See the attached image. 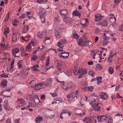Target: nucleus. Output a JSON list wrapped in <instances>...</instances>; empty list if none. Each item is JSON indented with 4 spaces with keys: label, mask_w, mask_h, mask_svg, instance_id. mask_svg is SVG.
Returning <instances> with one entry per match:
<instances>
[{
    "label": "nucleus",
    "mask_w": 123,
    "mask_h": 123,
    "mask_svg": "<svg viewBox=\"0 0 123 123\" xmlns=\"http://www.w3.org/2000/svg\"><path fill=\"white\" fill-rule=\"evenodd\" d=\"M87 71L86 69H80L78 71V72L79 74L78 76L79 78H81L82 77H84L85 75H86Z\"/></svg>",
    "instance_id": "nucleus-1"
},
{
    "label": "nucleus",
    "mask_w": 123,
    "mask_h": 123,
    "mask_svg": "<svg viewBox=\"0 0 123 123\" xmlns=\"http://www.w3.org/2000/svg\"><path fill=\"white\" fill-rule=\"evenodd\" d=\"M64 21L68 25L71 24L72 22V19L69 17L65 15L63 18Z\"/></svg>",
    "instance_id": "nucleus-2"
},
{
    "label": "nucleus",
    "mask_w": 123,
    "mask_h": 123,
    "mask_svg": "<svg viewBox=\"0 0 123 123\" xmlns=\"http://www.w3.org/2000/svg\"><path fill=\"white\" fill-rule=\"evenodd\" d=\"M19 50L17 48L13 49L12 50V54L15 57H19L18 54L19 52Z\"/></svg>",
    "instance_id": "nucleus-3"
},
{
    "label": "nucleus",
    "mask_w": 123,
    "mask_h": 123,
    "mask_svg": "<svg viewBox=\"0 0 123 123\" xmlns=\"http://www.w3.org/2000/svg\"><path fill=\"white\" fill-rule=\"evenodd\" d=\"M43 85L48 86H49V84L47 83H40L37 84H35V86L34 87V88H35L36 90H39L41 89L40 86Z\"/></svg>",
    "instance_id": "nucleus-4"
},
{
    "label": "nucleus",
    "mask_w": 123,
    "mask_h": 123,
    "mask_svg": "<svg viewBox=\"0 0 123 123\" xmlns=\"http://www.w3.org/2000/svg\"><path fill=\"white\" fill-rule=\"evenodd\" d=\"M69 52H62L59 55V56L60 57H62L64 59L67 58L69 56Z\"/></svg>",
    "instance_id": "nucleus-5"
},
{
    "label": "nucleus",
    "mask_w": 123,
    "mask_h": 123,
    "mask_svg": "<svg viewBox=\"0 0 123 123\" xmlns=\"http://www.w3.org/2000/svg\"><path fill=\"white\" fill-rule=\"evenodd\" d=\"M108 117L105 116H102L100 117L98 116L97 119L99 122H102L108 119Z\"/></svg>",
    "instance_id": "nucleus-6"
},
{
    "label": "nucleus",
    "mask_w": 123,
    "mask_h": 123,
    "mask_svg": "<svg viewBox=\"0 0 123 123\" xmlns=\"http://www.w3.org/2000/svg\"><path fill=\"white\" fill-rule=\"evenodd\" d=\"M18 102V106L20 107L22 106L25 104V102L23 99L22 98L18 99L17 101Z\"/></svg>",
    "instance_id": "nucleus-7"
},
{
    "label": "nucleus",
    "mask_w": 123,
    "mask_h": 123,
    "mask_svg": "<svg viewBox=\"0 0 123 123\" xmlns=\"http://www.w3.org/2000/svg\"><path fill=\"white\" fill-rule=\"evenodd\" d=\"M103 16L101 15V14L99 13L95 15V20L97 22L101 20Z\"/></svg>",
    "instance_id": "nucleus-8"
},
{
    "label": "nucleus",
    "mask_w": 123,
    "mask_h": 123,
    "mask_svg": "<svg viewBox=\"0 0 123 123\" xmlns=\"http://www.w3.org/2000/svg\"><path fill=\"white\" fill-rule=\"evenodd\" d=\"M19 38V36L18 34L13 33L12 36V40L14 42H16Z\"/></svg>",
    "instance_id": "nucleus-9"
},
{
    "label": "nucleus",
    "mask_w": 123,
    "mask_h": 123,
    "mask_svg": "<svg viewBox=\"0 0 123 123\" xmlns=\"http://www.w3.org/2000/svg\"><path fill=\"white\" fill-rule=\"evenodd\" d=\"M98 103L97 104H95L92 105V107L93 109L95 111H98L100 109V107L98 106Z\"/></svg>",
    "instance_id": "nucleus-10"
},
{
    "label": "nucleus",
    "mask_w": 123,
    "mask_h": 123,
    "mask_svg": "<svg viewBox=\"0 0 123 123\" xmlns=\"http://www.w3.org/2000/svg\"><path fill=\"white\" fill-rule=\"evenodd\" d=\"M101 98L104 100H106L108 98L107 94L105 92H102L100 95Z\"/></svg>",
    "instance_id": "nucleus-11"
},
{
    "label": "nucleus",
    "mask_w": 123,
    "mask_h": 123,
    "mask_svg": "<svg viewBox=\"0 0 123 123\" xmlns=\"http://www.w3.org/2000/svg\"><path fill=\"white\" fill-rule=\"evenodd\" d=\"M103 38V40L101 41V43L103 46H105L109 42H108V40H109V38L108 37H107L105 39L104 38Z\"/></svg>",
    "instance_id": "nucleus-12"
},
{
    "label": "nucleus",
    "mask_w": 123,
    "mask_h": 123,
    "mask_svg": "<svg viewBox=\"0 0 123 123\" xmlns=\"http://www.w3.org/2000/svg\"><path fill=\"white\" fill-rule=\"evenodd\" d=\"M92 117H86L84 118L83 121L87 123H90L91 122Z\"/></svg>",
    "instance_id": "nucleus-13"
},
{
    "label": "nucleus",
    "mask_w": 123,
    "mask_h": 123,
    "mask_svg": "<svg viewBox=\"0 0 123 123\" xmlns=\"http://www.w3.org/2000/svg\"><path fill=\"white\" fill-rule=\"evenodd\" d=\"M94 89L93 87L92 86L86 87L84 88V91H89L92 92Z\"/></svg>",
    "instance_id": "nucleus-14"
},
{
    "label": "nucleus",
    "mask_w": 123,
    "mask_h": 123,
    "mask_svg": "<svg viewBox=\"0 0 123 123\" xmlns=\"http://www.w3.org/2000/svg\"><path fill=\"white\" fill-rule=\"evenodd\" d=\"M1 84L2 87L4 88L6 86L7 83V80H2L1 82Z\"/></svg>",
    "instance_id": "nucleus-15"
},
{
    "label": "nucleus",
    "mask_w": 123,
    "mask_h": 123,
    "mask_svg": "<svg viewBox=\"0 0 123 123\" xmlns=\"http://www.w3.org/2000/svg\"><path fill=\"white\" fill-rule=\"evenodd\" d=\"M44 34L43 32H38L37 33V36L40 39H41L44 37Z\"/></svg>",
    "instance_id": "nucleus-16"
},
{
    "label": "nucleus",
    "mask_w": 123,
    "mask_h": 123,
    "mask_svg": "<svg viewBox=\"0 0 123 123\" xmlns=\"http://www.w3.org/2000/svg\"><path fill=\"white\" fill-rule=\"evenodd\" d=\"M72 84H73V83L71 82H70L68 83V85H65V86L63 87V89L65 90H68V89L70 88L71 87V86H69V85H72Z\"/></svg>",
    "instance_id": "nucleus-17"
},
{
    "label": "nucleus",
    "mask_w": 123,
    "mask_h": 123,
    "mask_svg": "<svg viewBox=\"0 0 123 123\" xmlns=\"http://www.w3.org/2000/svg\"><path fill=\"white\" fill-rule=\"evenodd\" d=\"M29 29V26L28 25L24 26L22 28V32L25 33Z\"/></svg>",
    "instance_id": "nucleus-18"
},
{
    "label": "nucleus",
    "mask_w": 123,
    "mask_h": 123,
    "mask_svg": "<svg viewBox=\"0 0 123 123\" xmlns=\"http://www.w3.org/2000/svg\"><path fill=\"white\" fill-rule=\"evenodd\" d=\"M43 119L42 117L38 116L36 118L35 120V121L36 122L39 123L43 120Z\"/></svg>",
    "instance_id": "nucleus-19"
},
{
    "label": "nucleus",
    "mask_w": 123,
    "mask_h": 123,
    "mask_svg": "<svg viewBox=\"0 0 123 123\" xmlns=\"http://www.w3.org/2000/svg\"><path fill=\"white\" fill-rule=\"evenodd\" d=\"M55 101H56L55 103H59L60 102H63V100L62 99L59 98H56L54 99Z\"/></svg>",
    "instance_id": "nucleus-20"
},
{
    "label": "nucleus",
    "mask_w": 123,
    "mask_h": 123,
    "mask_svg": "<svg viewBox=\"0 0 123 123\" xmlns=\"http://www.w3.org/2000/svg\"><path fill=\"white\" fill-rule=\"evenodd\" d=\"M72 14L73 15H74L75 16H79V18L81 16V14L78 11L76 10L74 11L73 13Z\"/></svg>",
    "instance_id": "nucleus-21"
},
{
    "label": "nucleus",
    "mask_w": 123,
    "mask_h": 123,
    "mask_svg": "<svg viewBox=\"0 0 123 123\" xmlns=\"http://www.w3.org/2000/svg\"><path fill=\"white\" fill-rule=\"evenodd\" d=\"M21 54L22 56H25L27 55L28 54L26 53L24 50L23 48H22L21 50Z\"/></svg>",
    "instance_id": "nucleus-22"
},
{
    "label": "nucleus",
    "mask_w": 123,
    "mask_h": 123,
    "mask_svg": "<svg viewBox=\"0 0 123 123\" xmlns=\"http://www.w3.org/2000/svg\"><path fill=\"white\" fill-rule=\"evenodd\" d=\"M109 56L108 59V61L110 62H112L113 55H112V51H111L109 54Z\"/></svg>",
    "instance_id": "nucleus-23"
},
{
    "label": "nucleus",
    "mask_w": 123,
    "mask_h": 123,
    "mask_svg": "<svg viewBox=\"0 0 123 123\" xmlns=\"http://www.w3.org/2000/svg\"><path fill=\"white\" fill-rule=\"evenodd\" d=\"M61 15H67L68 13L66 10H61L59 11Z\"/></svg>",
    "instance_id": "nucleus-24"
},
{
    "label": "nucleus",
    "mask_w": 123,
    "mask_h": 123,
    "mask_svg": "<svg viewBox=\"0 0 123 123\" xmlns=\"http://www.w3.org/2000/svg\"><path fill=\"white\" fill-rule=\"evenodd\" d=\"M9 28L7 27L4 30V34L6 36V37H7V34L9 33Z\"/></svg>",
    "instance_id": "nucleus-25"
},
{
    "label": "nucleus",
    "mask_w": 123,
    "mask_h": 123,
    "mask_svg": "<svg viewBox=\"0 0 123 123\" xmlns=\"http://www.w3.org/2000/svg\"><path fill=\"white\" fill-rule=\"evenodd\" d=\"M17 65L18 68H22L23 67L22 61V60H20L18 61L17 64Z\"/></svg>",
    "instance_id": "nucleus-26"
},
{
    "label": "nucleus",
    "mask_w": 123,
    "mask_h": 123,
    "mask_svg": "<svg viewBox=\"0 0 123 123\" xmlns=\"http://www.w3.org/2000/svg\"><path fill=\"white\" fill-rule=\"evenodd\" d=\"M108 71L110 74H112L113 73V68L111 67L108 68Z\"/></svg>",
    "instance_id": "nucleus-27"
},
{
    "label": "nucleus",
    "mask_w": 123,
    "mask_h": 123,
    "mask_svg": "<svg viewBox=\"0 0 123 123\" xmlns=\"http://www.w3.org/2000/svg\"><path fill=\"white\" fill-rule=\"evenodd\" d=\"M55 36L56 37L58 38L60 37V35L59 32L57 30H56L55 31Z\"/></svg>",
    "instance_id": "nucleus-28"
},
{
    "label": "nucleus",
    "mask_w": 123,
    "mask_h": 123,
    "mask_svg": "<svg viewBox=\"0 0 123 123\" xmlns=\"http://www.w3.org/2000/svg\"><path fill=\"white\" fill-rule=\"evenodd\" d=\"M52 79L51 78H50L49 79H47L46 80V81L47 82V83L49 84V85L50 84V85L52 82Z\"/></svg>",
    "instance_id": "nucleus-29"
},
{
    "label": "nucleus",
    "mask_w": 123,
    "mask_h": 123,
    "mask_svg": "<svg viewBox=\"0 0 123 123\" xmlns=\"http://www.w3.org/2000/svg\"><path fill=\"white\" fill-rule=\"evenodd\" d=\"M57 45L61 49H62L64 47V45L60 42H58L57 43Z\"/></svg>",
    "instance_id": "nucleus-30"
},
{
    "label": "nucleus",
    "mask_w": 123,
    "mask_h": 123,
    "mask_svg": "<svg viewBox=\"0 0 123 123\" xmlns=\"http://www.w3.org/2000/svg\"><path fill=\"white\" fill-rule=\"evenodd\" d=\"M21 37L23 40L25 41H27L29 40V38L30 37V36L29 35H27L25 37L21 36Z\"/></svg>",
    "instance_id": "nucleus-31"
},
{
    "label": "nucleus",
    "mask_w": 123,
    "mask_h": 123,
    "mask_svg": "<svg viewBox=\"0 0 123 123\" xmlns=\"http://www.w3.org/2000/svg\"><path fill=\"white\" fill-rule=\"evenodd\" d=\"M38 65H35L31 67V68L35 71H37L38 70Z\"/></svg>",
    "instance_id": "nucleus-32"
},
{
    "label": "nucleus",
    "mask_w": 123,
    "mask_h": 123,
    "mask_svg": "<svg viewBox=\"0 0 123 123\" xmlns=\"http://www.w3.org/2000/svg\"><path fill=\"white\" fill-rule=\"evenodd\" d=\"M84 40L82 38H80L78 42V44L79 45L82 46L83 43L84 42Z\"/></svg>",
    "instance_id": "nucleus-33"
},
{
    "label": "nucleus",
    "mask_w": 123,
    "mask_h": 123,
    "mask_svg": "<svg viewBox=\"0 0 123 123\" xmlns=\"http://www.w3.org/2000/svg\"><path fill=\"white\" fill-rule=\"evenodd\" d=\"M102 68V66L99 64H97L96 65V69L98 70H101Z\"/></svg>",
    "instance_id": "nucleus-34"
},
{
    "label": "nucleus",
    "mask_w": 123,
    "mask_h": 123,
    "mask_svg": "<svg viewBox=\"0 0 123 123\" xmlns=\"http://www.w3.org/2000/svg\"><path fill=\"white\" fill-rule=\"evenodd\" d=\"M102 78V77H96L97 80V82L98 84L102 82L101 80Z\"/></svg>",
    "instance_id": "nucleus-35"
},
{
    "label": "nucleus",
    "mask_w": 123,
    "mask_h": 123,
    "mask_svg": "<svg viewBox=\"0 0 123 123\" xmlns=\"http://www.w3.org/2000/svg\"><path fill=\"white\" fill-rule=\"evenodd\" d=\"M72 37L76 39H78L79 37V35L78 34L74 33Z\"/></svg>",
    "instance_id": "nucleus-36"
},
{
    "label": "nucleus",
    "mask_w": 123,
    "mask_h": 123,
    "mask_svg": "<svg viewBox=\"0 0 123 123\" xmlns=\"http://www.w3.org/2000/svg\"><path fill=\"white\" fill-rule=\"evenodd\" d=\"M56 62H57V64L58 66H61V65L63 64L64 63L62 61H56Z\"/></svg>",
    "instance_id": "nucleus-37"
},
{
    "label": "nucleus",
    "mask_w": 123,
    "mask_h": 123,
    "mask_svg": "<svg viewBox=\"0 0 123 123\" xmlns=\"http://www.w3.org/2000/svg\"><path fill=\"white\" fill-rule=\"evenodd\" d=\"M31 45L29 44L25 48V51H28L31 49Z\"/></svg>",
    "instance_id": "nucleus-38"
},
{
    "label": "nucleus",
    "mask_w": 123,
    "mask_h": 123,
    "mask_svg": "<svg viewBox=\"0 0 123 123\" xmlns=\"http://www.w3.org/2000/svg\"><path fill=\"white\" fill-rule=\"evenodd\" d=\"M101 25L102 26H106L107 24L108 23L106 20H104L101 22Z\"/></svg>",
    "instance_id": "nucleus-39"
},
{
    "label": "nucleus",
    "mask_w": 123,
    "mask_h": 123,
    "mask_svg": "<svg viewBox=\"0 0 123 123\" xmlns=\"http://www.w3.org/2000/svg\"><path fill=\"white\" fill-rule=\"evenodd\" d=\"M89 74L91 76L93 77L95 74V72L93 71L90 70L89 71Z\"/></svg>",
    "instance_id": "nucleus-40"
},
{
    "label": "nucleus",
    "mask_w": 123,
    "mask_h": 123,
    "mask_svg": "<svg viewBox=\"0 0 123 123\" xmlns=\"http://www.w3.org/2000/svg\"><path fill=\"white\" fill-rule=\"evenodd\" d=\"M116 20V18H113L112 19L110 18L109 21L110 22L112 23H115Z\"/></svg>",
    "instance_id": "nucleus-41"
},
{
    "label": "nucleus",
    "mask_w": 123,
    "mask_h": 123,
    "mask_svg": "<svg viewBox=\"0 0 123 123\" xmlns=\"http://www.w3.org/2000/svg\"><path fill=\"white\" fill-rule=\"evenodd\" d=\"M75 113L78 115H80L81 114V111L80 109H77L75 111Z\"/></svg>",
    "instance_id": "nucleus-42"
},
{
    "label": "nucleus",
    "mask_w": 123,
    "mask_h": 123,
    "mask_svg": "<svg viewBox=\"0 0 123 123\" xmlns=\"http://www.w3.org/2000/svg\"><path fill=\"white\" fill-rule=\"evenodd\" d=\"M9 12L6 15L5 18V19L4 21L6 22L8 20L9 18Z\"/></svg>",
    "instance_id": "nucleus-43"
},
{
    "label": "nucleus",
    "mask_w": 123,
    "mask_h": 123,
    "mask_svg": "<svg viewBox=\"0 0 123 123\" xmlns=\"http://www.w3.org/2000/svg\"><path fill=\"white\" fill-rule=\"evenodd\" d=\"M50 58L49 56H48L46 59V65L48 66L49 63Z\"/></svg>",
    "instance_id": "nucleus-44"
},
{
    "label": "nucleus",
    "mask_w": 123,
    "mask_h": 123,
    "mask_svg": "<svg viewBox=\"0 0 123 123\" xmlns=\"http://www.w3.org/2000/svg\"><path fill=\"white\" fill-rule=\"evenodd\" d=\"M37 59V56L36 55H33L31 58V60L33 61H35Z\"/></svg>",
    "instance_id": "nucleus-45"
},
{
    "label": "nucleus",
    "mask_w": 123,
    "mask_h": 123,
    "mask_svg": "<svg viewBox=\"0 0 123 123\" xmlns=\"http://www.w3.org/2000/svg\"><path fill=\"white\" fill-rule=\"evenodd\" d=\"M50 94L54 98H55L57 96V93L56 92H50Z\"/></svg>",
    "instance_id": "nucleus-46"
},
{
    "label": "nucleus",
    "mask_w": 123,
    "mask_h": 123,
    "mask_svg": "<svg viewBox=\"0 0 123 123\" xmlns=\"http://www.w3.org/2000/svg\"><path fill=\"white\" fill-rule=\"evenodd\" d=\"M59 42L63 44L66 43L67 42V41L65 39H62L60 40Z\"/></svg>",
    "instance_id": "nucleus-47"
},
{
    "label": "nucleus",
    "mask_w": 123,
    "mask_h": 123,
    "mask_svg": "<svg viewBox=\"0 0 123 123\" xmlns=\"http://www.w3.org/2000/svg\"><path fill=\"white\" fill-rule=\"evenodd\" d=\"M70 93L71 94V97L73 98H77V96L76 95V94H75V93L73 92Z\"/></svg>",
    "instance_id": "nucleus-48"
},
{
    "label": "nucleus",
    "mask_w": 123,
    "mask_h": 123,
    "mask_svg": "<svg viewBox=\"0 0 123 123\" xmlns=\"http://www.w3.org/2000/svg\"><path fill=\"white\" fill-rule=\"evenodd\" d=\"M88 41H86L85 40L84 41V42L83 43V44L82 45L83 46H88Z\"/></svg>",
    "instance_id": "nucleus-49"
},
{
    "label": "nucleus",
    "mask_w": 123,
    "mask_h": 123,
    "mask_svg": "<svg viewBox=\"0 0 123 123\" xmlns=\"http://www.w3.org/2000/svg\"><path fill=\"white\" fill-rule=\"evenodd\" d=\"M4 108L6 110H9L10 109V108L8 106L7 104H5L4 106Z\"/></svg>",
    "instance_id": "nucleus-50"
},
{
    "label": "nucleus",
    "mask_w": 123,
    "mask_h": 123,
    "mask_svg": "<svg viewBox=\"0 0 123 123\" xmlns=\"http://www.w3.org/2000/svg\"><path fill=\"white\" fill-rule=\"evenodd\" d=\"M27 15L26 13H23L21 16H20L19 18H23L25 17Z\"/></svg>",
    "instance_id": "nucleus-51"
},
{
    "label": "nucleus",
    "mask_w": 123,
    "mask_h": 123,
    "mask_svg": "<svg viewBox=\"0 0 123 123\" xmlns=\"http://www.w3.org/2000/svg\"><path fill=\"white\" fill-rule=\"evenodd\" d=\"M114 35H115V34H111V35L112 37V40L114 41L116 40V39L114 36Z\"/></svg>",
    "instance_id": "nucleus-52"
},
{
    "label": "nucleus",
    "mask_w": 123,
    "mask_h": 123,
    "mask_svg": "<svg viewBox=\"0 0 123 123\" xmlns=\"http://www.w3.org/2000/svg\"><path fill=\"white\" fill-rule=\"evenodd\" d=\"M1 76L2 78H7L8 76V75L5 73L1 74Z\"/></svg>",
    "instance_id": "nucleus-53"
},
{
    "label": "nucleus",
    "mask_w": 123,
    "mask_h": 123,
    "mask_svg": "<svg viewBox=\"0 0 123 123\" xmlns=\"http://www.w3.org/2000/svg\"><path fill=\"white\" fill-rule=\"evenodd\" d=\"M108 119H109V120L107 122L108 123H112L113 122L112 119L111 118H108Z\"/></svg>",
    "instance_id": "nucleus-54"
},
{
    "label": "nucleus",
    "mask_w": 123,
    "mask_h": 123,
    "mask_svg": "<svg viewBox=\"0 0 123 123\" xmlns=\"http://www.w3.org/2000/svg\"><path fill=\"white\" fill-rule=\"evenodd\" d=\"M121 1L120 0H114V2L116 5L119 3Z\"/></svg>",
    "instance_id": "nucleus-55"
},
{
    "label": "nucleus",
    "mask_w": 123,
    "mask_h": 123,
    "mask_svg": "<svg viewBox=\"0 0 123 123\" xmlns=\"http://www.w3.org/2000/svg\"><path fill=\"white\" fill-rule=\"evenodd\" d=\"M2 102V99L0 98V111H2V105L1 104Z\"/></svg>",
    "instance_id": "nucleus-56"
},
{
    "label": "nucleus",
    "mask_w": 123,
    "mask_h": 123,
    "mask_svg": "<svg viewBox=\"0 0 123 123\" xmlns=\"http://www.w3.org/2000/svg\"><path fill=\"white\" fill-rule=\"evenodd\" d=\"M81 24L82 25L83 27H86L88 25V24L86 23L83 24L82 23H81Z\"/></svg>",
    "instance_id": "nucleus-57"
},
{
    "label": "nucleus",
    "mask_w": 123,
    "mask_h": 123,
    "mask_svg": "<svg viewBox=\"0 0 123 123\" xmlns=\"http://www.w3.org/2000/svg\"><path fill=\"white\" fill-rule=\"evenodd\" d=\"M28 73V72H26L25 70H22V71L21 73L22 74H26Z\"/></svg>",
    "instance_id": "nucleus-58"
},
{
    "label": "nucleus",
    "mask_w": 123,
    "mask_h": 123,
    "mask_svg": "<svg viewBox=\"0 0 123 123\" xmlns=\"http://www.w3.org/2000/svg\"><path fill=\"white\" fill-rule=\"evenodd\" d=\"M71 93H69L67 95V98L69 99H70L71 98Z\"/></svg>",
    "instance_id": "nucleus-59"
},
{
    "label": "nucleus",
    "mask_w": 123,
    "mask_h": 123,
    "mask_svg": "<svg viewBox=\"0 0 123 123\" xmlns=\"http://www.w3.org/2000/svg\"><path fill=\"white\" fill-rule=\"evenodd\" d=\"M68 111L67 110H63L62 112V113L64 114V113H67Z\"/></svg>",
    "instance_id": "nucleus-60"
},
{
    "label": "nucleus",
    "mask_w": 123,
    "mask_h": 123,
    "mask_svg": "<svg viewBox=\"0 0 123 123\" xmlns=\"http://www.w3.org/2000/svg\"><path fill=\"white\" fill-rule=\"evenodd\" d=\"M2 47L3 48V49L1 50V51H4L5 50V49H6V45L5 44H3Z\"/></svg>",
    "instance_id": "nucleus-61"
},
{
    "label": "nucleus",
    "mask_w": 123,
    "mask_h": 123,
    "mask_svg": "<svg viewBox=\"0 0 123 123\" xmlns=\"http://www.w3.org/2000/svg\"><path fill=\"white\" fill-rule=\"evenodd\" d=\"M44 46L43 45H42L41 46H39L38 48V49H41V50H42L43 49H44Z\"/></svg>",
    "instance_id": "nucleus-62"
},
{
    "label": "nucleus",
    "mask_w": 123,
    "mask_h": 123,
    "mask_svg": "<svg viewBox=\"0 0 123 123\" xmlns=\"http://www.w3.org/2000/svg\"><path fill=\"white\" fill-rule=\"evenodd\" d=\"M20 120V118H19L18 119H16L14 121L15 123H19Z\"/></svg>",
    "instance_id": "nucleus-63"
},
{
    "label": "nucleus",
    "mask_w": 123,
    "mask_h": 123,
    "mask_svg": "<svg viewBox=\"0 0 123 123\" xmlns=\"http://www.w3.org/2000/svg\"><path fill=\"white\" fill-rule=\"evenodd\" d=\"M105 32H105H104L103 33L104 37H103V38H104L106 39V38L107 37H108L106 36V33Z\"/></svg>",
    "instance_id": "nucleus-64"
}]
</instances>
